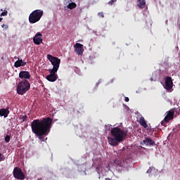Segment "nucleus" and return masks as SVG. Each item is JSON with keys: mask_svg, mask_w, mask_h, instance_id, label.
<instances>
[{"mask_svg": "<svg viewBox=\"0 0 180 180\" xmlns=\"http://www.w3.org/2000/svg\"><path fill=\"white\" fill-rule=\"evenodd\" d=\"M129 101H130L129 97H125V102H129Z\"/></svg>", "mask_w": 180, "mask_h": 180, "instance_id": "obj_26", "label": "nucleus"}, {"mask_svg": "<svg viewBox=\"0 0 180 180\" xmlns=\"http://www.w3.org/2000/svg\"><path fill=\"white\" fill-rule=\"evenodd\" d=\"M47 58L53 66V68L51 69V70H53V72L58 71V68H60V64L61 63V60L50 54L47 55Z\"/></svg>", "mask_w": 180, "mask_h": 180, "instance_id": "obj_5", "label": "nucleus"}, {"mask_svg": "<svg viewBox=\"0 0 180 180\" xmlns=\"http://www.w3.org/2000/svg\"><path fill=\"white\" fill-rule=\"evenodd\" d=\"M19 78L21 79H30V73L27 71H21L19 73Z\"/></svg>", "mask_w": 180, "mask_h": 180, "instance_id": "obj_12", "label": "nucleus"}, {"mask_svg": "<svg viewBox=\"0 0 180 180\" xmlns=\"http://www.w3.org/2000/svg\"><path fill=\"white\" fill-rule=\"evenodd\" d=\"M65 5L68 9H75L77 8V4L72 2V0H65Z\"/></svg>", "mask_w": 180, "mask_h": 180, "instance_id": "obj_13", "label": "nucleus"}, {"mask_svg": "<svg viewBox=\"0 0 180 180\" xmlns=\"http://www.w3.org/2000/svg\"><path fill=\"white\" fill-rule=\"evenodd\" d=\"M139 122L141 126H142V127H144V129H147L148 127V125L147 124L144 117L141 116Z\"/></svg>", "mask_w": 180, "mask_h": 180, "instance_id": "obj_17", "label": "nucleus"}, {"mask_svg": "<svg viewBox=\"0 0 180 180\" xmlns=\"http://www.w3.org/2000/svg\"><path fill=\"white\" fill-rule=\"evenodd\" d=\"M51 123H53V120L49 117L41 120H33L31 124L32 133L38 136L39 140L44 141V137L43 136H47L49 134V132L51 130Z\"/></svg>", "mask_w": 180, "mask_h": 180, "instance_id": "obj_1", "label": "nucleus"}, {"mask_svg": "<svg viewBox=\"0 0 180 180\" xmlns=\"http://www.w3.org/2000/svg\"><path fill=\"white\" fill-rule=\"evenodd\" d=\"M106 168H107V169H108V171H110V165H107V166H106Z\"/></svg>", "mask_w": 180, "mask_h": 180, "instance_id": "obj_25", "label": "nucleus"}, {"mask_svg": "<svg viewBox=\"0 0 180 180\" xmlns=\"http://www.w3.org/2000/svg\"><path fill=\"white\" fill-rule=\"evenodd\" d=\"M26 64H27V62H23V60L18 58V60L15 62L14 67L19 68V67H25Z\"/></svg>", "mask_w": 180, "mask_h": 180, "instance_id": "obj_15", "label": "nucleus"}, {"mask_svg": "<svg viewBox=\"0 0 180 180\" xmlns=\"http://www.w3.org/2000/svg\"><path fill=\"white\" fill-rule=\"evenodd\" d=\"M1 27H5V24H3V25H1Z\"/></svg>", "mask_w": 180, "mask_h": 180, "instance_id": "obj_28", "label": "nucleus"}, {"mask_svg": "<svg viewBox=\"0 0 180 180\" xmlns=\"http://www.w3.org/2000/svg\"><path fill=\"white\" fill-rule=\"evenodd\" d=\"M98 16H100V18H105V15H103V12H100L98 13Z\"/></svg>", "mask_w": 180, "mask_h": 180, "instance_id": "obj_24", "label": "nucleus"}, {"mask_svg": "<svg viewBox=\"0 0 180 180\" xmlns=\"http://www.w3.org/2000/svg\"><path fill=\"white\" fill-rule=\"evenodd\" d=\"M165 89L167 91H171V89H172V86L174 85V82H172V77H166L165 78Z\"/></svg>", "mask_w": 180, "mask_h": 180, "instance_id": "obj_9", "label": "nucleus"}, {"mask_svg": "<svg viewBox=\"0 0 180 180\" xmlns=\"http://www.w3.org/2000/svg\"><path fill=\"white\" fill-rule=\"evenodd\" d=\"M44 13V12L43 11V10H34V11H32L29 16V22L31 24H34V23H37V22H39V20H40L41 19V17L43 16V14Z\"/></svg>", "mask_w": 180, "mask_h": 180, "instance_id": "obj_3", "label": "nucleus"}, {"mask_svg": "<svg viewBox=\"0 0 180 180\" xmlns=\"http://www.w3.org/2000/svg\"><path fill=\"white\" fill-rule=\"evenodd\" d=\"M0 22H2V18H0Z\"/></svg>", "mask_w": 180, "mask_h": 180, "instance_id": "obj_29", "label": "nucleus"}, {"mask_svg": "<svg viewBox=\"0 0 180 180\" xmlns=\"http://www.w3.org/2000/svg\"><path fill=\"white\" fill-rule=\"evenodd\" d=\"M111 137H108V143L110 146H118L119 143H122L126 140L127 132L122 130L119 127H114L110 131Z\"/></svg>", "mask_w": 180, "mask_h": 180, "instance_id": "obj_2", "label": "nucleus"}, {"mask_svg": "<svg viewBox=\"0 0 180 180\" xmlns=\"http://www.w3.org/2000/svg\"><path fill=\"white\" fill-rule=\"evenodd\" d=\"M57 71H53L51 70H49L50 75H48L46 76V79L49 81V82H56L57 79H58V76L56 75Z\"/></svg>", "mask_w": 180, "mask_h": 180, "instance_id": "obj_8", "label": "nucleus"}, {"mask_svg": "<svg viewBox=\"0 0 180 180\" xmlns=\"http://www.w3.org/2000/svg\"><path fill=\"white\" fill-rule=\"evenodd\" d=\"M115 2H116V0H110V1L108 2V5H110V6H112V5H113Z\"/></svg>", "mask_w": 180, "mask_h": 180, "instance_id": "obj_22", "label": "nucleus"}, {"mask_svg": "<svg viewBox=\"0 0 180 180\" xmlns=\"http://www.w3.org/2000/svg\"><path fill=\"white\" fill-rule=\"evenodd\" d=\"M137 6L139 9H144L146 8V0H138Z\"/></svg>", "mask_w": 180, "mask_h": 180, "instance_id": "obj_16", "label": "nucleus"}, {"mask_svg": "<svg viewBox=\"0 0 180 180\" xmlns=\"http://www.w3.org/2000/svg\"><path fill=\"white\" fill-rule=\"evenodd\" d=\"M21 119H22V122H26V120H27V115H24L22 116H21Z\"/></svg>", "mask_w": 180, "mask_h": 180, "instance_id": "obj_20", "label": "nucleus"}, {"mask_svg": "<svg viewBox=\"0 0 180 180\" xmlns=\"http://www.w3.org/2000/svg\"><path fill=\"white\" fill-rule=\"evenodd\" d=\"M105 180H110V179L105 178Z\"/></svg>", "mask_w": 180, "mask_h": 180, "instance_id": "obj_30", "label": "nucleus"}, {"mask_svg": "<svg viewBox=\"0 0 180 180\" xmlns=\"http://www.w3.org/2000/svg\"><path fill=\"white\" fill-rule=\"evenodd\" d=\"M74 47L75 53H77L78 56H82V53H84V45L79 43H76L74 45Z\"/></svg>", "mask_w": 180, "mask_h": 180, "instance_id": "obj_11", "label": "nucleus"}, {"mask_svg": "<svg viewBox=\"0 0 180 180\" xmlns=\"http://www.w3.org/2000/svg\"><path fill=\"white\" fill-rule=\"evenodd\" d=\"M13 176L15 179H25V173L22 171V169L19 167H15L13 169Z\"/></svg>", "mask_w": 180, "mask_h": 180, "instance_id": "obj_7", "label": "nucleus"}, {"mask_svg": "<svg viewBox=\"0 0 180 180\" xmlns=\"http://www.w3.org/2000/svg\"><path fill=\"white\" fill-rule=\"evenodd\" d=\"M143 144L145 146H155V141H154L153 139H150L149 137L145 138V139L143 141Z\"/></svg>", "mask_w": 180, "mask_h": 180, "instance_id": "obj_14", "label": "nucleus"}, {"mask_svg": "<svg viewBox=\"0 0 180 180\" xmlns=\"http://www.w3.org/2000/svg\"><path fill=\"white\" fill-rule=\"evenodd\" d=\"M9 110L5 108L0 109V116H4V117H8Z\"/></svg>", "mask_w": 180, "mask_h": 180, "instance_id": "obj_18", "label": "nucleus"}, {"mask_svg": "<svg viewBox=\"0 0 180 180\" xmlns=\"http://www.w3.org/2000/svg\"><path fill=\"white\" fill-rule=\"evenodd\" d=\"M30 89V83L27 80H24L18 83L17 86V94L25 95Z\"/></svg>", "mask_w": 180, "mask_h": 180, "instance_id": "obj_4", "label": "nucleus"}, {"mask_svg": "<svg viewBox=\"0 0 180 180\" xmlns=\"http://www.w3.org/2000/svg\"><path fill=\"white\" fill-rule=\"evenodd\" d=\"M174 115H175V109H171L169 111H167L166 116L165 117L164 120L162 121V124L165 126V123H169V121L174 119Z\"/></svg>", "mask_w": 180, "mask_h": 180, "instance_id": "obj_6", "label": "nucleus"}, {"mask_svg": "<svg viewBox=\"0 0 180 180\" xmlns=\"http://www.w3.org/2000/svg\"><path fill=\"white\" fill-rule=\"evenodd\" d=\"M2 161H5V156L2 153H0V162Z\"/></svg>", "mask_w": 180, "mask_h": 180, "instance_id": "obj_21", "label": "nucleus"}, {"mask_svg": "<svg viewBox=\"0 0 180 180\" xmlns=\"http://www.w3.org/2000/svg\"><path fill=\"white\" fill-rule=\"evenodd\" d=\"M146 172L147 174H150L151 172V168L148 169Z\"/></svg>", "mask_w": 180, "mask_h": 180, "instance_id": "obj_27", "label": "nucleus"}, {"mask_svg": "<svg viewBox=\"0 0 180 180\" xmlns=\"http://www.w3.org/2000/svg\"><path fill=\"white\" fill-rule=\"evenodd\" d=\"M41 37H43V34L40 32H37L33 38L34 44H37V46L41 44V43H43V39Z\"/></svg>", "mask_w": 180, "mask_h": 180, "instance_id": "obj_10", "label": "nucleus"}, {"mask_svg": "<svg viewBox=\"0 0 180 180\" xmlns=\"http://www.w3.org/2000/svg\"><path fill=\"white\" fill-rule=\"evenodd\" d=\"M7 15H8V11H4L1 14V16H7Z\"/></svg>", "mask_w": 180, "mask_h": 180, "instance_id": "obj_23", "label": "nucleus"}, {"mask_svg": "<svg viewBox=\"0 0 180 180\" xmlns=\"http://www.w3.org/2000/svg\"><path fill=\"white\" fill-rule=\"evenodd\" d=\"M5 141L6 143H9V141H11V136L6 135L5 137Z\"/></svg>", "mask_w": 180, "mask_h": 180, "instance_id": "obj_19", "label": "nucleus"}]
</instances>
